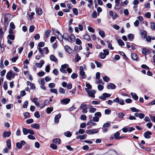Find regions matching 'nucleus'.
Instances as JSON below:
<instances>
[{
  "label": "nucleus",
  "mask_w": 155,
  "mask_h": 155,
  "mask_svg": "<svg viewBox=\"0 0 155 155\" xmlns=\"http://www.w3.org/2000/svg\"><path fill=\"white\" fill-rule=\"evenodd\" d=\"M51 31L49 30H47L45 31V35L47 38L49 37L50 36V33Z\"/></svg>",
  "instance_id": "72a5a7b5"
},
{
  "label": "nucleus",
  "mask_w": 155,
  "mask_h": 155,
  "mask_svg": "<svg viewBox=\"0 0 155 155\" xmlns=\"http://www.w3.org/2000/svg\"><path fill=\"white\" fill-rule=\"evenodd\" d=\"M134 35L132 34H129L127 36L128 38L130 41H132L134 39Z\"/></svg>",
  "instance_id": "bb28decb"
},
{
  "label": "nucleus",
  "mask_w": 155,
  "mask_h": 155,
  "mask_svg": "<svg viewBox=\"0 0 155 155\" xmlns=\"http://www.w3.org/2000/svg\"><path fill=\"white\" fill-rule=\"evenodd\" d=\"M142 49V53L145 55H148L150 51L149 48H143Z\"/></svg>",
  "instance_id": "39448f33"
},
{
  "label": "nucleus",
  "mask_w": 155,
  "mask_h": 155,
  "mask_svg": "<svg viewBox=\"0 0 155 155\" xmlns=\"http://www.w3.org/2000/svg\"><path fill=\"white\" fill-rule=\"evenodd\" d=\"M81 57L79 56L78 54H77L75 58V62H78L79 60H81Z\"/></svg>",
  "instance_id": "e433bc0d"
},
{
  "label": "nucleus",
  "mask_w": 155,
  "mask_h": 155,
  "mask_svg": "<svg viewBox=\"0 0 155 155\" xmlns=\"http://www.w3.org/2000/svg\"><path fill=\"white\" fill-rule=\"evenodd\" d=\"M38 83L40 85H45V82L44 79L43 78H41L40 80H38Z\"/></svg>",
  "instance_id": "a878e982"
},
{
  "label": "nucleus",
  "mask_w": 155,
  "mask_h": 155,
  "mask_svg": "<svg viewBox=\"0 0 155 155\" xmlns=\"http://www.w3.org/2000/svg\"><path fill=\"white\" fill-rule=\"evenodd\" d=\"M110 122H107L106 123H105L103 125V127H109L110 126Z\"/></svg>",
  "instance_id": "c9c22d12"
},
{
  "label": "nucleus",
  "mask_w": 155,
  "mask_h": 155,
  "mask_svg": "<svg viewBox=\"0 0 155 155\" xmlns=\"http://www.w3.org/2000/svg\"><path fill=\"white\" fill-rule=\"evenodd\" d=\"M85 90L89 96L93 98L95 97L94 94L96 93L95 90H91L89 91L88 90V88H85Z\"/></svg>",
  "instance_id": "7ed1b4c3"
},
{
  "label": "nucleus",
  "mask_w": 155,
  "mask_h": 155,
  "mask_svg": "<svg viewBox=\"0 0 155 155\" xmlns=\"http://www.w3.org/2000/svg\"><path fill=\"white\" fill-rule=\"evenodd\" d=\"M26 123L28 124H30L32 123L33 122V120L32 119H28L26 120Z\"/></svg>",
  "instance_id": "0e129e2a"
},
{
  "label": "nucleus",
  "mask_w": 155,
  "mask_h": 155,
  "mask_svg": "<svg viewBox=\"0 0 155 155\" xmlns=\"http://www.w3.org/2000/svg\"><path fill=\"white\" fill-rule=\"evenodd\" d=\"M53 109L52 107H48L46 109L47 113L48 114H49L53 111Z\"/></svg>",
  "instance_id": "cd10ccee"
},
{
  "label": "nucleus",
  "mask_w": 155,
  "mask_h": 155,
  "mask_svg": "<svg viewBox=\"0 0 155 155\" xmlns=\"http://www.w3.org/2000/svg\"><path fill=\"white\" fill-rule=\"evenodd\" d=\"M22 131L24 135H27L28 134H30L31 135L34 134L35 132L31 129H28L22 127Z\"/></svg>",
  "instance_id": "f03ea898"
},
{
  "label": "nucleus",
  "mask_w": 155,
  "mask_h": 155,
  "mask_svg": "<svg viewBox=\"0 0 155 155\" xmlns=\"http://www.w3.org/2000/svg\"><path fill=\"white\" fill-rule=\"evenodd\" d=\"M99 54L100 57L101 59H104L106 57V56L103 53L100 52Z\"/></svg>",
  "instance_id": "f704fd0d"
},
{
  "label": "nucleus",
  "mask_w": 155,
  "mask_h": 155,
  "mask_svg": "<svg viewBox=\"0 0 155 155\" xmlns=\"http://www.w3.org/2000/svg\"><path fill=\"white\" fill-rule=\"evenodd\" d=\"M152 133L150 131H147L144 133V136L146 138L149 139L150 138V135H152Z\"/></svg>",
  "instance_id": "0eeeda50"
},
{
  "label": "nucleus",
  "mask_w": 155,
  "mask_h": 155,
  "mask_svg": "<svg viewBox=\"0 0 155 155\" xmlns=\"http://www.w3.org/2000/svg\"><path fill=\"white\" fill-rule=\"evenodd\" d=\"M7 144L8 148L10 149L11 147V141L10 140H8L7 141Z\"/></svg>",
  "instance_id": "5fc2aeb1"
},
{
  "label": "nucleus",
  "mask_w": 155,
  "mask_h": 155,
  "mask_svg": "<svg viewBox=\"0 0 155 155\" xmlns=\"http://www.w3.org/2000/svg\"><path fill=\"white\" fill-rule=\"evenodd\" d=\"M80 119L83 120H85L87 119V117L84 114H82L80 116Z\"/></svg>",
  "instance_id": "58836bf2"
},
{
  "label": "nucleus",
  "mask_w": 155,
  "mask_h": 155,
  "mask_svg": "<svg viewBox=\"0 0 155 155\" xmlns=\"http://www.w3.org/2000/svg\"><path fill=\"white\" fill-rule=\"evenodd\" d=\"M31 126L34 128L38 129L39 128L40 125L37 124H33L31 125Z\"/></svg>",
  "instance_id": "aec40b11"
},
{
  "label": "nucleus",
  "mask_w": 155,
  "mask_h": 155,
  "mask_svg": "<svg viewBox=\"0 0 155 155\" xmlns=\"http://www.w3.org/2000/svg\"><path fill=\"white\" fill-rule=\"evenodd\" d=\"M130 109L133 112H137L140 111L139 110L137 109L135 107H131Z\"/></svg>",
  "instance_id": "79ce46f5"
},
{
  "label": "nucleus",
  "mask_w": 155,
  "mask_h": 155,
  "mask_svg": "<svg viewBox=\"0 0 155 155\" xmlns=\"http://www.w3.org/2000/svg\"><path fill=\"white\" fill-rule=\"evenodd\" d=\"M50 69V66L49 65H47L45 68V71L47 72H49Z\"/></svg>",
  "instance_id": "864d4df0"
},
{
  "label": "nucleus",
  "mask_w": 155,
  "mask_h": 155,
  "mask_svg": "<svg viewBox=\"0 0 155 155\" xmlns=\"http://www.w3.org/2000/svg\"><path fill=\"white\" fill-rule=\"evenodd\" d=\"M99 35L102 38H103L105 37V33L102 31L101 30L99 32Z\"/></svg>",
  "instance_id": "7c9ffc66"
},
{
  "label": "nucleus",
  "mask_w": 155,
  "mask_h": 155,
  "mask_svg": "<svg viewBox=\"0 0 155 155\" xmlns=\"http://www.w3.org/2000/svg\"><path fill=\"white\" fill-rule=\"evenodd\" d=\"M103 79L104 81L106 82H108L110 80L109 78L107 76H104L103 78Z\"/></svg>",
  "instance_id": "ea45409f"
},
{
  "label": "nucleus",
  "mask_w": 155,
  "mask_h": 155,
  "mask_svg": "<svg viewBox=\"0 0 155 155\" xmlns=\"http://www.w3.org/2000/svg\"><path fill=\"white\" fill-rule=\"evenodd\" d=\"M117 42L120 45L124 46L125 45L123 41L120 39H118L117 41Z\"/></svg>",
  "instance_id": "c756f323"
},
{
  "label": "nucleus",
  "mask_w": 155,
  "mask_h": 155,
  "mask_svg": "<svg viewBox=\"0 0 155 155\" xmlns=\"http://www.w3.org/2000/svg\"><path fill=\"white\" fill-rule=\"evenodd\" d=\"M93 120L96 122H97L99 120V118L95 116L93 117Z\"/></svg>",
  "instance_id": "bf43d9fd"
},
{
  "label": "nucleus",
  "mask_w": 155,
  "mask_h": 155,
  "mask_svg": "<svg viewBox=\"0 0 155 155\" xmlns=\"http://www.w3.org/2000/svg\"><path fill=\"white\" fill-rule=\"evenodd\" d=\"M87 135L86 134H84L83 135H79L78 136L76 137V139H80L81 140L85 139L87 137Z\"/></svg>",
  "instance_id": "f3484780"
},
{
  "label": "nucleus",
  "mask_w": 155,
  "mask_h": 155,
  "mask_svg": "<svg viewBox=\"0 0 155 155\" xmlns=\"http://www.w3.org/2000/svg\"><path fill=\"white\" fill-rule=\"evenodd\" d=\"M141 37L145 38L147 36V32L144 30H142L141 31Z\"/></svg>",
  "instance_id": "b1692460"
},
{
  "label": "nucleus",
  "mask_w": 155,
  "mask_h": 155,
  "mask_svg": "<svg viewBox=\"0 0 155 155\" xmlns=\"http://www.w3.org/2000/svg\"><path fill=\"white\" fill-rule=\"evenodd\" d=\"M35 10L36 14L38 15H41L42 14L43 12L42 9L40 8L36 7L35 8Z\"/></svg>",
  "instance_id": "9b49d317"
},
{
  "label": "nucleus",
  "mask_w": 155,
  "mask_h": 155,
  "mask_svg": "<svg viewBox=\"0 0 155 155\" xmlns=\"http://www.w3.org/2000/svg\"><path fill=\"white\" fill-rule=\"evenodd\" d=\"M130 95L132 96L133 98L135 100H137L138 99V97L135 93H131Z\"/></svg>",
  "instance_id": "5701e85b"
},
{
  "label": "nucleus",
  "mask_w": 155,
  "mask_h": 155,
  "mask_svg": "<svg viewBox=\"0 0 155 155\" xmlns=\"http://www.w3.org/2000/svg\"><path fill=\"white\" fill-rule=\"evenodd\" d=\"M35 29V27L33 25H31L30 26L29 28V31L30 32H32Z\"/></svg>",
  "instance_id": "c03bdc74"
},
{
  "label": "nucleus",
  "mask_w": 155,
  "mask_h": 155,
  "mask_svg": "<svg viewBox=\"0 0 155 155\" xmlns=\"http://www.w3.org/2000/svg\"><path fill=\"white\" fill-rule=\"evenodd\" d=\"M120 133L119 132L117 131L114 134V138L117 140H120L121 139L122 137H119Z\"/></svg>",
  "instance_id": "4468645a"
},
{
  "label": "nucleus",
  "mask_w": 155,
  "mask_h": 155,
  "mask_svg": "<svg viewBox=\"0 0 155 155\" xmlns=\"http://www.w3.org/2000/svg\"><path fill=\"white\" fill-rule=\"evenodd\" d=\"M13 105L12 104H10L7 105L6 106V108L7 109H10L13 107Z\"/></svg>",
  "instance_id": "338daca9"
},
{
  "label": "nucleus",
  "mask_w": 155,
  "mask_h": 155,
  "mask_svg": "<svg viewBox=\"0 0 155 155\" xmlns=\"http://www.w3.org/2000/svg\"><path fill=\"white\" fill-rule=\"evenodd\" d=\"M45 45V43L43 42H40L38 44V46L40 48L44 46Z\"/></svg>",
  "instance_id": "3c124183"
},
{
  "label": "nucleus",
  "mask_w": 155,
  "mask_h": 155,
  "mask_svg": "<svg viewBox=\"0 0 155 155\" xmlns=\"http://www.w3.org/2000/svg\"><path fill=\"white\" fill-rule=\"evenodd\" d=\"M11 134V133L10 131H5L3 134V136L4 137H9L10 136Z\"/></svg>",
  "instance_id": "a211bd4d"
},
{
  "label": "nucleus",
  "mask_w": 155,
  "mask_h": 155,
  "mask_svg": "<svg viewBox=\"0 0 155 155\" xmlns=\"http://www.w3.org/2000/svg\"><path fill=\"white\" fill-rule=\"evenodd\" d=\"M50 147L54 150H55L57 148V146L54 144H51L50 145Z\"/></svg>",
  "instance_id": "09e8293b"
},
{
  "label": "nucleus",
  "mask_w": 155,
  "mask_h": 155,
  "mask_svg": "<svg viewBox=\"0 0 155 155\" xmlns=\"http://www.w3.org/2000/svg\"><path fill=\"white\" fill-rule=\"evenodd\" d=\"M61 115L59 113L56 115L54 119V122L56 124H58L59 122V119L61 118Z\"/></svg>",
  "instance_id": "1a4fd4ad"
},
{
  "label": "nucleus",
  "mask_w": 155,
  "mask_h": 155,
  "mask_svg": "<svg viewBox=\"0 0 155 155\" xmlns=\"http://www.w3.org/2000/svg\"><path fill=\"white\" fill-rule=\"evenodd\" d=\"M12 72L11 71H9L7 74L6 77L7 79L11 80L12 76Z\"/></svg>",
  "instance_id": "dca6fc26"
},
{
  "label": "nucleus",
  "mask_w": 155,
  "mask_h": 155,
  "mask_svg": "<svg viewBox=\"0 0 155 155\" xmlns=\"http://www.w3.org/2000/svg\"><path fill=\"white\" fill-rule=\"evenodd\" d=\"M83 38L84 39L87 40L89 41L90 39V36L87 34H85L83 36Z\"/></svg>",
  "instance_id": "c85d7f7f"
},
{
  "label": "nucleus",
  "mask_w": 155,
  "mask_h": 155,
  "mask_svg": "<svg viewBox=\"0 0 155 155\" xmlns=\"http://www.w3.org/2000/svg\"><path fill=\"white\" fill-rule=\"evenodd\" d=\"M116 86L114 84L112 83L109 84L107 86V88L109 89H114L116 88Z\"/></svg>",
  "instance_id": "ddd939ff"
},
{
  "label": "nucleus",
  "mask_w": 155,
  "mask_h": 155,
  "mask_svg": "<svg viewBox=\"0 0 155 155\" xmlns=\"http://www.w3.org/2000/svg\"><path fill=\"white\" fill-rule=\"evenodd\" d=\"M45 72L44 71H42L38 73V75L39 77H41L44 76L45 75Z\"/></svg>",
  "instance_id": "774afa93"
},
{
  "label": "nucleus",
  "mask_w": 155,
  "mask_h": 155,
  "mask_svg": "<svg viewBox=\"0 0 155 155\" xmlns=\"http://www.w3.org/2000/svg\"><path fill=\"white\" fill-rule=\"evenodd\" d=\"M3 87L5 90L7 89L8 88V85L7 82L5 81L4 82L3 85Z\"/></svg>",
  "instance_id": "680f3d73"
},
{
  "label": "nucleus",
  "mask_w": 155,
  "mask_h": 155,
  "mask_svg": "<svg viewBox=\"0 0 155 155\" xmlns=\"http://www.w3.org/2000/svg\"><path fill=\"white\" fill-rule=\"evenodd\" d=\"M65 50L69 54H71L72 52V50L70 47L68 45H66L64 47Z\"/></svg>",
  "instance_id": "2eb2a0df"
},
{
  "label": "nucleus",
  "mask_w": 155,
  "mask_h": 155,
  "mask_svg": "<svg viewBox=\"0 0 155 155\" xmlns=\"http://www.w3.org/2000/svg\"><path fill=\"white\" fill-rule=\"evenodd\" d=\"M131 57L132 59L134 61H138V56L136 54L134 53H132L131 54Z\"/></svg>",
  "instance_id": "f8f14e48"
},
{
  "label": "nucleus",
  "mask_w": 155,
  "mask_h": 155,
  "mask_svg": "<svg viewBox=\"0 0 155 155\" xmlns=\"http://www.w3.org/2000/svg\"><path fill=\"white\" fill-rule=\"evenodd\" d=\"M28 102L27 101H25L24 102L23 107L24 108H27L28 105Z\"/></svg>",
  "instance_id": "de8ad7c7"
},
{
  "label": "nucleus",
  "mask_w": 155,
  "mask_h": 155,
  "mask_svg": "<svg viewBox=\"0 0 155 155\" xmlns=\"http://www.w3.org/2000/svg\"><path fill=\"white\" fill-rule=\"evenodd\" d=\"M59 92L60 93L64 94L65 92V90L64 88H61L59 90Z\"/></svg>",
  "instance_id": "8fccbe9b"
},
{
  "label": "nucleus",
  "mask_w": 155,
  "mask_h": 155,
  "mask_svg": "<svg viewBox=\"0 0 155 155\" xmlns=\"http://www.w3.org/2000/svg\"><path fill=\"white\" fill-rule=\"evenodd\" d=\"M129 129V127H124L122 129V130H123V131L124 133H126L127 131H128Z\"/></svg>",
  "instance_id": "603ef678"
},
{
  "label": "nucleus",
  "mask_w": 155,
  "mask_h": 155,
  "mask_svg": "<svg viewBox=\"0 0 155 155\" xmlns=\"http://www.w3.org/2000/svg\"><path fill=\"white\" fill-rule=\"evenodd\" d=\"M87 104H82L80 106V109L82 110V111L83 113H86L87 110Z\"/></svg>",
  "instance_id": "20e7f679"
},
{
  "label": "nucleus",
  "mask_w": 155,
  "mask_h": 155,
  "mask_svg": "<svg viewBox=\"0 0 155 155\" xmlns=\"http://www.w3.org/2000/svg\"><path fill=\"white\" fill-rule=\"evenodd\" d=\"M94 116L100 117L101 116V114L100 112H97L94 114Z\"/></svg>",
  "instance_id": "a19ab883"
},
{
  "label": "nucleus",
  "mask_w": 155,
  "mask_h": 155,
  "mask_svg": "<svg viewBox=\"0 0 155 155\" xmlns=\"http://www.w3.org/2000/svg\"><path fill=\"white\" fill-rule=\"evenodd\" d=\"M34 116L37 118H39L40 117V115L38 111H36L35 112Z\"/></svg>",
  "instance_id": "13d9d810"
},
{
  "label": "nucleus",
  "mask_w": 155,
  "mask_h": 155,
  "mask_svg": "<svg viewBox=\"0 0 155 155\" xmlns=\"http://www.w3.org/2000/svg\"><path fill=\"white\" fill-rule=\"evenodd\" d=\"M50 92L57 94L58 93L57 90L55 88H52L50 89Z\"/></svg>",
  "instance_id": "4c0bfd02"
},
{
  "label": "nucleus",
  "mask_w": 155,
  "mask_h": 155,
  "mask_svg": "<svg viewBox=\"0 0 155 155\" xmlns=\"http://www.w3.org/2000/svg\"><path fill=\"white\" fill-rule=\"evenodd\" d=\"M92 106H91V108L89 109V111L91 113H94L96 110V109L94 107H91Z\"/></svg>",
  "instance_id": "2f4dec72"
},
{
  "label": "nucleus",
  "mask_w": 155,
  "mask_h": 155,
  "mask_svg": "<svg viewBox=\"0 0 155 155\" xmlns=\"http://www.w3.org/2000/svg\"><path fill=\"white\" fill-rule=\"evenodd\" d=\"M57 32L58 34V36L57 37L58 39L60 41H63V35H62L59 31H57Z\"/></svg>",
  "instance_id": "412c9836"
},
{
  "label": "nucleus",
  "mask_w": 155,
  "mask_h": 155,
  "mask_svg": "<svg viewBox=\"0 0 155 155\" xmlns=\"http://www.w3.org/2000/svg\"><path fill=\"white\" fill-rule=\"evenodd\" d=\"M60 139L59 138H54L52 140L53 143L58 144H60Z\"/></svg>",
  "instance_id": "6ab92c4d"
},
{
  "label": "nucleus",
  "mask_w": 155,
  "mask_h": 155,
  "mask_svg": "<svg viewBox=\"0 0 155 155\" xmlns=\"http://www.w3.org/2000/svg\"><path fill=\"white\" fill-rule=\"evenodd\" d=\"M86 68V66L85 65H83L82 66H80L79 70L80 71H84Z\"/></svg>",
  "instance_id": "052dcab7"
},
{
  "label": "nucleus",
  "mask_w": 155,
  "mask_h": 155,
  "mask_svg": "<svg viewBox=\"0 0 155 155\" xmlns=\"http://www.w3.org/2000/svg\"><path fill=\"white\" fill-rule=\"evenodd\" d=\"M50 59L52 61H54L55 62H56L57 61V58L54 55H51L50 56Z\"/></svg>",
  "instance_id": "4be33fe9"
},
{
  "label": "nucleus",
  "mask_w": 155,
  "mask_h": 155,
  "mask_svg": "<svg viewBox=\"0 0 155 155\" xmlns=\"http://www.w3.org/2000/svg\"><path fill=\"white\" fill-rule=\"evenodd\" d=\"M150 27L153 30H155V23L151 22L150 25Z\"/></svg>",
  "instance_id": "a18cd8bd"
},
{
  "label": "nucleus",
  "mask_w": 155,
  "mask_h": 155,
  "mask_svg": "<svg viewBox=\"0 0 155 155\" xmlns=\"http://www.w3.org/2000/svg\"><path fill=\"white\" fill-rule=\"evenodd\" d=\"M44 64V61L43 60H41L39 63H36L35 65L38 68H41Z\"/></svg>",
  "instance_id": "9d476101"
},
{
  "label": "nucleus",
  "mask_w": 155,
  "mask_h": 155,
  "mask_svg": "<svg viewBox=\"0 0 155 155\" xmlns=\"http://www.w3.org/2000/svg\"><path fill=\"white\" fill-rule=\"evenodd\" d=\"M8 38L12 40H13L15 39V37L14 36L11 34L9 35L8 36Z\"/></svg>",
  "instance_id": "49530a36"
},
{
  "label": "nucleus",
  "mask_w": 155,
  "mask_h": 155,
  "mask_svg": "<svg viewBox=\"0 0 155 155\" xmlns=\"http://www.w3.org/2000/svg\"><path fill=\"white\" fill-rule=\"evenodd\" d=\"M98 132V130L97 129H93L91 130H87L86 131V133L89 134H96Z\"/></svg>",
  "instance_id": "423d86ee"
},
{
  "label": "nucleus",
  "mask_w": 155,
  "mask_h": 155,
  "mask_svg": "<svg viewBox=\"0 0 155 155\" xmlns=\"http://www.w3.org/2000/svg\"><path fill=\"white\" fill-rule=\"evenodd\" d=\"M120 8V6L119 5V3H115L114 7L115 9H118Z\"/></svg>",
  "instance_id": "6e6d98bb"
},
{
  "label": "nucleus",
  "mask_w": 155,
  "mask_h": 155,
  "mask_svg": "<svg viewBox=\"0 0 155 155\" xmlns=\"http://www.w3.org/2000/svg\"><path fill=\"white\" fill-rule=\"evenodd\" d=\"M72 42L74 41L75 39V37L72 34H71L69 35L67 33H64L63 35V39Z\"/></svg>",
  "instance_id": "f257e3e1"
},
{
  "label": "nucleus",
  "mask_w": 155,
  "mask_h": 155,
  "mask_svg": "<svg viewBox=\"0 0 155 155\" xmlns=\"http://www.w3.org/2000/svg\"><path fill=\"white\" fill-rule=\"evenodd\" d=\"M24 116L25 119H27L30 117V113L28 112L25 113L24 114Z\"/></svg>",
  "instance_id": "37998d69"
},
{
  "label": "nucleus",
  "mask_w": 155,
  "mask_h": 155,
  "mask_svg": "<svg viewBox=\"0 0 155 155\" xmlns=\"http://www.w3.org/2000/svg\"><path fill=\"white\" fill-rule=\"evenodd\" d=\"M78 75L76 73H73L71 75V78L73 79H75L77 78Z\"/></svg>",
  "instance_id": "4d7b16f0"
},
{
  "label": "nucleus",
  "mask_w": 155,
  "mask_h": 155,
  "mask_svg": "<svg viewBox=\"0 0 155 155\" xmlns=\"http://www.w3.org/2000/svg\"><path fill=\"white\" fill-rule=\"evenodd\" d=\"M64 135L68 137H70L71 136L72 134L69 131H67L64 133Z\"/></svg>",
  "instance_id": "473e14b6"
},
{
  "label": "nucleus",
  "mask_w": 155,
  "mask_h": 155,
  "mask_svg": "<svg viewBox=\"0 0 155 155\" xmlns=\"http://www.w3.org/2000/svg\"><path fill=\"white\" fill-rule=\"evenodd\" d=\"M80 74L83 79H84L86 78L85 73L84 71H80Z\"/></svg>",
  "instance_id": "393cba45"
},
{
  "label": "nucleus",
  "mask_w": 155,
  "mask_h": 155,
  "mask_svg": "<svg viewBox=\"0 0 155 155\" xmlns=\"http://www.w3.org/2000/svg\"><path fill=\"white\" fill-rule=\"evenodd\" d=\"M145 16L147 18H150L151 16L150 13V12H148L145 14Z\"/></svg>",
  "instance_id": "69168bd1"
},
{
  "label": "nucleus",
  "mask_w": 155,
  "mask_h": 155,
  "mask_svg": "<svg viewBox=\"0 0 155 155\" xmlns=\"http://www.w3.org/2000/svg\"><path fill=\"white\" fill-rule=\"evenodd\" d=\"M70 100L69 98H65L60 101V102L62 104H66L70 101Z\"/></svg>",
  "instance_id": "6e6552de"
},
{
  "label": "nucleus",
  "mask_w": 155,
  "mask_h": 155,
  "mask_svg": "<svg viewBox=\"0 0 155 155\" xmlns=\"http://www.w3.org/2000/svg\"><path fill=\"white\" fill-rule=\"evenodd\" d=\"M73 12L75 15H78V11L76 8H74L73 9Z\"/></svg>",
  "instance_id": "e2e57ef3"
}]
</instances>
